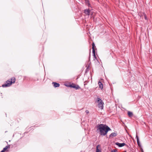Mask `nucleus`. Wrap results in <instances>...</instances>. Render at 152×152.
<instances>
[{
    "instance_id": "obj_5",
    "label": "nucleus",
    "mask_w": 152,
    "mask_h": 152,
    "mask_svg": "<svg viewBox=\"0 0 152 152\" xmlns=\"http://www.w3.org/2000/svg\"><path fill=\"white\" fill-rule=\"evenodd\" d=\"M69 86L70 87L75 88L76 90L80 88V87H79L78 85H75L74 84H72L70 85Z\"/></svg>"
},
{
    "instance_id": "obj_10",
    "label": "nucleus",
    "mask_w": 152,
    "mask_h": 152,
    "mask_svg": "<svg viewBox=\"0 0 152 152\" xmlns=\"http://www.w3.org/2000/svg\"><path fill=\"white\" fill-rule=\"evenodd\" d=\"M98 84L99 85V87L101 89H102L103 88V85L102 84V83L100 81H99L98 82Z\"/></svg>"
},
{
    "instance_id": "obj_6",
    "label": "nucleus",
    "mask_w": 152,
    "mask_h": 152,
    "mask_svg": "<svg viewBox=\"0 0 152 152\" xmlns=\"http://www.w3.org/2000/svg\"><path fill=\"white\" fill-rule=\"evenodd\" d=\"M115 144L118 145L119 147H121L126 145V144L124 143H119L118 142H116Z\"/></svg>"
},
{
    "instance_id": "obj_25",
    "label": "nucleus",
    "mask_w": 152,
    "mask_h": 152,
    "mask_svg": "<svg viewBox=\"0 0 152 152\" xmlns=\"http://www.w3.org/2000/svg\"><path fill=\"white\" fill-rule=\"evenodd\" d=\"M90 58V55L89 56V59Z\"/></svg>"
},
{
    "instance_id": "obj_23",
    "label": "nucleus",
    "mask_w": 152,
    "mask_h": 152,
    "mask_svg": "<svg viewBox=\"0 0 152 152\" xmlns=\"http://www.w3.org/2000/svg\"><path fill=\"white\" fill-rule=\"evenodd\" d=\"M5 151L3 149L2 151H1L0 152H4Z\"/></svg>"
},
{
    "instance_id": "obj_11",
    "label": "nucleus",
    "mask_w": 152,
    "mask_h": 152,
    "mask_svg": "<svg viewBox=\"0 0 152 152\" xmlns=\"http://www.w3.org/2000/svg\"><path fill=\"white\" fill-rule=\"evenodd\" d=\"M128 114L129 117H132L133 115L132 113L130 111H128Z\"/></svg>"
},
{
    "instance_id": "obj_20",
    "label": "nucleus",
    "mask_w": 152,
    "mask_h": 152,
    "mask_svg": "<svg viewBox=\"0 0 152 152\" xmlns=\"http://www.w3.org/2000/svg\"><path fill=\"white\" fill-rule=\"evenodd\" d=\"M140 18H143V17H144L143 15V13L140 15Z\"/></svg>"
},
{
    "instance_id": "obj_8",
    "label": "nucleus",
    "mask_w": 152,
    "mask_h": 152,
    "mask_svg": "<svg viewBox=\"0 0 152 152\" xmlns=\"http://www.w3.org/2000/svg\"><path fill=\"white\" fill-rule=\"evenodd\" d=\"M52 84L53 85V86L55 88L58 87L60 86L59 83L56 82H53L52 83Z\"/></svg>"
},
{
    "instance_id": "obj_1",
    "label": "nucleus",
    "mask_w": 152,
    "mask_h": 152,
    "mask_svg": "<svg viewBox=\"0 0 152 152\" xmlns=\"http://www.w3.org/2000/svg\"><path fill=\"white\" fill-rule=\"evenodd\" d=\"M97 130L99 132L100 135L104 136L106 135L108 132L111 130V129L107 126L101 124L96 126Z\"/></svg>"
},
{
    "instance_id": "obj_9",
    "label": "nucleus",
    "mask_w": 152,
    "mask_h": 152,
    "mask_svg": "<svg viewBox=\"0 0 152 152\" xmlns=\"http://www.w3.org/2000/svg\"><path fill=\"white\" fill-rule=\"evenodd\" d=\"M85 4L86 5L88 6V7H90V4L89 3V0H85Z\"/></svg>"
},
{
    "instance_id": "obj_7",
    "label": "nucleus",
    "mask_w": 152,
    "mask_h": 152,
    "mask_svg": "<svg viewBox=\"0 0 152 152\" xmlns=\"http://www.w3.org/2000/svg\"><path fill=\"white\" fill-rule=\"evenodd\" d=\"M90 10L88 9H86L84 10V12L87 15H89L90 13Z\"/></svg>"
},
{
    "instance_id": "obj_4",
    "label": "nucleus",
    "mask_w": 152,
    "mask_h": 152,
    "mask_svg": "<svg viewBox=\"0 0 152 152\" xmlns=\"http://www.w3.org/2000/svg\"><path fill=\"white\" fill-rule=\"evenodd\" d=\"M92 53L93 56H94V58H95L96 59V57L95 55V52L94 49V47H95V45L94 43L93 42L92 43Z\"/></svg>"
},
{
    "instance_id": "obj_15",
    "label": "nucleus",
    "mask_w": 152,
    "mask_h": 152,
    "mask_svg": "<svg viewBox=\"0 0 152 152\" xmlns=\"http://www.w3.org/2000/svg\"><path fill=\"white\" fill-rule=\"evenodd\" d=\"M99 146V145H97L96 146V152H101V151L99 149L98 147Z\"/></svg>"
},
{
    "instance_id": "obj_2",
    "label": "nucleus",
    "mask_w": 152,
    "mask_h": 152,
    "mask_svg": "<svg viewBox=\"0 0 152 152\" xmlns=\"http://www.w3.org/2000/svg\"><path fill=\"white\" fill-rule=\"evenodd\" d=\"M16 80L15 77H12L10 80H7L5 83L2 85L3 87H7L10 86L12 83H15Z\"/></svg>"
},
{
    "instance_id": "obj_21",
    "label": "nucleus",
    "mask_w": 152,
    "mask_h": 152,
    "mask_svg": "<svg viewBox=\"0 0 152 152\" xmlns=\"http://www.w3.org/2000/svg\"><path fill=\"white\" fill-rule=\"evenodd\" d=\"M86 113L88 114V113H89V111L88 110H86Z\"/></svg>"
},
{
    "instance_id": "obj_13",
    "label": "nucleus",
    "mask_w": 152,
    "mask_h": 152,
    "mask_svg": "<svg viewBox=\"0 0 152 152\" xmlns=\"http://www.w3.org/2000/svg\"><path fill=\"white\" fill-rule=\"evenodd\" d=\"M116 136V134L115 133H112L110 135V137H115Z\"/></svg>"
},
{
    "instance_id": "obj_3",
    "label": "nucleus",
    "mask_w": 152,
    "mask_h": 152,
    "mask_svg": "<svg viewBox=\"0 0 152 152\" xmlns=\"http://www.w3.org/2000/svg\"><path fill=\"white\" fill-rule=\"evenodd\" d=\"M97 101L98 103V106L99 108L101 109H103V108L104 102L102 101L99 98H97Z\"/></svg>"
},
{
    "instance_id": "obj_16",
    "label": "nucleus",
    "mask_w": 152,
    "mask_h": 152,
    "mask_svg": "<svg viewBox=\"0 0 152 152\" xmlns=\"http://www.w3.org/2000/svg\"><path fill=\"white\" fill-rule=\"evenodd\" d=\"M89 67V66H88V67H87V68L86 69V72H88V71Z\"/></svg>"
},
{
    "instance_id": "obj_17",
    "label": "nucleus",
    "mask_w": 152,
    "mask_h": 152,
    "mask_svg": "<svg viewBox=\"0 0 152 152\" xmlns=\"http://www.w3.org/2000/svg\"><path fill=\"white\" fill-rule=\"evenodd\" d=\"M136 138L137 139V142H139V137L137 135H136Z\"/></svg>"
},
{
    "instance_id": "obj_19",
    "label": "nucleus",
    "mask_w": 152,
    "mask_h": 152,
    "mask_svg": "<svg viewBox=\"0 0 152 152\" xmlns=\"http://www.w3.org/2000/svg\"><path fill=\"white\" fill-rule=\"evenodd\" d=\"M117 150H113L111 151V152H116Z\"/></svg>"
},
{
    "instance_id": "obj_24",
    "label": "nucleus",
    "mask_w": 152,
    "mask_h": 152,
    "mask_svg": "<svg viewBox=\"0 0 152 152\" xmlns=\"http://www.w3.org/2000/svg\"><path fill=\"white\" fill-rule=\"evenodd\" d=\"M125 146H126L127 148H129V146L128 145H126H126H125Z\"/></svg>"
},
{
    "instance_id": "obj_18",
    "label": "nucleus",
    "mask_w": 152,
    "mask_h": 152,
    "mask_svg": "<svg viewBox=\"0 0 152 152\" xmlns=\"http://www.w3.org/2000/svg\"><path fill=\"white\" fill-rule=\"evenodd\" d=\"M137 143L138 145L140 147L141 145H140L139 141V142H137Z\"/></svg>"
},
{
    "instance_id": "obj_12",
    "label": "nucleus",
    "mask_w": 152,
    "mask_h": 152,
    "mask_svg": "<svg viewBox=\"0 0 152 152\" xmlns=\"http://www.w3.org/2000/svg\"><path fill=\"white\" fill-rule=\"evenodd\" d=\"M10 145H7L6 146L5 148H4L3 149L5 151L6 150L9 148H10Z\"/></svg>"
},
{
    "instance_id": "obj_22",
    "label": "nucleus",
    "mask_w": 152,
    "mask_h": 152,
    "mask_svg": "<svg viewBox=\"0 0 152 152\" xmlns=\"http://www.w3.org/2000/svg\"><path fill=\"white\" fill-rule=\"evenodd\" d=\"M141 150L142 152H144L142 148L141 149Z\"/></svg>"
},
{
    "instance_id": "obj_14",
    "label": "nucleus",
    "mask_w": 152,
    "mask_h": 152,
    "mask_svg": "<svg viewBox=\"0 0 152 152\" xmlns=\"http://www.w3.org/2000/svg\"><path fill=\"white\" fill-rule=\"evenodd\" d=\"M143 15L145 19L146 20H147L148 19L146 14L144 12H143Z\"/></svg>"
}]
</instances>
